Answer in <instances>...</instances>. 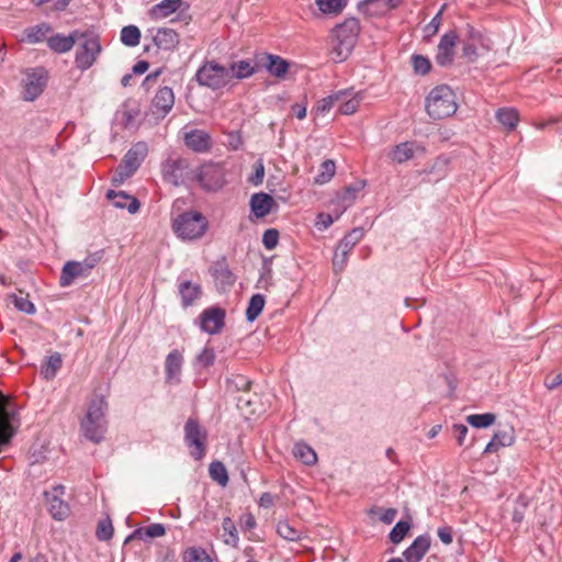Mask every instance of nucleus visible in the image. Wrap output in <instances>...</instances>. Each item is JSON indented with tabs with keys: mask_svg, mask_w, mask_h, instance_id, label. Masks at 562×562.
Segmentation results:
<instances>
[{
	"mask_svg": "<svg viewBox=\"0 0 562 562\" xmlns=\"http://www.w3.org/2000/svg\"><path fill=\"white\" fill-rule=\"evenodd\" d=\"M360 33V23L356 18L346 19L333 31L330 55L334 61L341 63L351 54Z\"/></svg>",
	"mask_w": 562,
	"mask_h": 562,
	"instance_id": "obj_1",
	"label": "nucleus"
},
{
	"mask_svg": "<svg viewBox=\"0 0 562 562\" xmlns=\"http://www.w3.org/2000/svg\"><path fill=\"white\" fill-rule=\"evenodd\" d=\"M106 408L108 403L102 396H97L90 402L87 414L80 424L81 431L88 440L98 443L103 439L108 424Z\"/></svg>",
	"mask_w": 562,
	"mask_h": 562,
	"instance_id": "obj_2",
	"label": "nucleus"
},
{
	"mask_svg": "<svg viewBox=\"0 0 562 562\" xmlns=\"http://www.w3.org/2000/svg\"><path fill=\"white\" fill-rule=\"evenodd\" d=\"M172 231L182 240H196L204 236L209 228L207 218L198 211H187L172 221Z\"/></svg>",
	"mask_w": 562,
	"mask_h": 562,
	"instance_id": "obj_3",
	"label": "nucleus"
},
{
	"mask_svg": "<svg viewBox=\"0 0 562 562\" xmlns=\"http://www.w3.org/2000/svg\"><path fill=\"white\" fill-rule=\"evenodd\" d=\"M426 111L434 120H441L457 111L456 95L446 85L435 87L426 99Z\"/></svg>",
	"mask_w": 562,
	"mask_h": 562,
	"instance_id": "obj_4",
	"label": "nucleus"
},
{
	"mask_svg": "<svg viewBox=\"0 0 562 562\" xmlns=\"http://www.w3.org/2000/svg\"><path fill=\"white\" fill-rule=\"evenodd\" d=\"M20 425L18 405L0 392V453L10 443Z\"/></svg>",
	"mask_w": 562,
	"mask_h": 562,
	"instance_id": "obj_5",
	"label": "nucleus"
},
{
	"mask_svg": "<svg viewBox=\"0 0 562 562\" xmlns=\"http://www.w3.org/2000/svg\"><path fill=\"white\" fill-rule=\"evenodd\" d=\"M147 151L146 143L139 142L133 145L123 157L121 164L116 167L112 178V184L116 187L121 186L126 179L132 177L145 159Z\"/></svg>",
	"mask_w": 562,
	"mask_h": 562,
	"instance_id": "obj_6",
	"label": "nucleus"
},
{
	"mask_svg": "<svg viewBox=\"0 0 562 562\" xmlns=\"http://www.w3.org/2000/svg\"><path fill=\"white\" fill-rule=\"evenodd\" d=\"M195 79L200 86L212 90L224 88L232 80L231 70L218 63L205 61L196 71Z\"/></svg>",
	"mask_w": 562,
	"mask_h": 562,
	"instance_id": "obj_7",
	"label": "nucleus"
},
{
	"mask_svg": "<svg viewBox=\"0 0 562 562\" xmlns=\"http://www.w3.org/2000/svg\"><path fill=\"white\" fill-rule=\"evenodd\" d=\"M78 41L75 64L78 69L83 71L92 67L102 48L99 36L91 33L79 32Z\"/></svg>",
	"mask_w": 562,
	"mask_h": 562,
	"instance_id": "obj_8",
	"label": "nucleus"
},
{
	"mask_svg": "<svg viewBox=\"0 0 562 562\" xmlns=\"http://www.w3.org/2000/svg\"><path fill=\"white\" fill-rule=\"evenodd\" d=\"M100 260L101 252H95L82 261H67L61 269L59 284L64 288L69 286L76 278L88 277Z\"/></svg>",
	"mask_w": 562,
	"mask_h": 562,
	"instance_id": "obj_9",
	"label": "nucleus"
},
{
	"mask_svg": "<svg viewBox=\"0 0 562 562\" xmlns=\"http://www.w3.org/2000/svg\"><path fill=\"white\" fill-rule=\"evenodd\" d=\"M207 432L196 419L189 418L184 425V441L194 460H201L206 451Z\"/></svg>",
	"mask_w": 562,
	"mask_h": 562,
	"instance_id": "obj_10",
	"label": "nucleus"
},
{
	"mask_svg": "<svg viewBox=\"0 0 562 562\" xmlns=\"http://www.w3.org/2000/svg\"><path fill=\"white\" fill-rule=\"evenodd\" d=\"M490 47L491 41L482 32L467 24L465 36L462 40V56L473 63L481 52L488 50Z\"/></svg>",
	"mask_w": 562,
	"mask_h": 562,
	"instance_id": "obj_11",
	"label": "nucleus"
},
{
	"mask_svg": "<svg viewBox=\"0 0 562 562\" xmlns=\"http://www.w3.org/2000/svg\"><path fill=\"white\" fill-rule=\"evenodd\" d=\"M195 179L205 191H218L226 183L225 169L221 164L207 162L199 168Z\"/></svg>",
	"mask_w": 562,
	"mask_h": 562,
	"instance_id": "obj_12",
	"label": "nucleus"
},
{
	"mask_svg": "<svg viewBox=\"0 0 562 562\" xmlns=\"http://www.w3.org/2000/svg\"><path fill=\"white\" fill-rule=\"evenodd\" d=\"M47 85V71L42 68H34L26 72L23 80V99L34 101L44 91Z\"/></svg>",
	"mask_w": 562,
	"mask_h": 562,
	"instance_id": "obj_13",
	"label": "nucleus"
},
{
	"mask_svg": "<svg viewBox=\"0 0 562 562\" xmlns=\"http://www.w3.org/2000/svg\"><path fill=\"white\" fill-rule=\"evenodd\" d=\"M162 178L172 186H180L189 176V165L186 159L170 158L161 166Z\"/></svg>",
	"mask_w": 562,
	"mask_h": 562,
	"instance_id": "obj_14",
	"label": "nucleus"
},
{
	"mask_svg": "<svg viewBox=\"0 0 562 562\" xmlns=\"http://www.w3.org/2000/svg\"><path fill=\"white\" fill-rule=\"evenodd\" d=\"M458 42V34L456 31L445 33L438 45L435 55V61L441 67L451 66L454 60V48Z\"/></svg>",
	"mask_w": 562,
	"mask_h": 562,
	"instance_id": "obj_15",
	"label": "nucleus"
},
{
	"mask_svg": "<svg viewBox=\"0 0 562 562\" xmlns=\"http://www.w3.org/2000/svg\"><path fill=\"white\" fill-rule=\"evenodd\" d=\"M225 310L218 306L205 308L200 315V327L210 335H216L225 325Z\"/></svg>",
	"mask_w": 562,
	"mask_h": 562,
	"instance_id": "obj_16",
	"label": "nucleus"
},
{
	"mask_svg": "<svg viewBox=\"0 0 562 562\" xmlns=\"http://www.w3.org/2000/svg\"><path fill=\"white\" fill-rule=\"evenodd\" d=\"M402 0H363L359 2L358 9L369 16H382L396 9Z\"/></svg>",
	"mask_w": 562,
	"mask_h": 562,
	"instance_id": "obj_17",
	"label": "nucleus"
},
{
	"mask_svg": "<svg viewBox=\"0 0 562 562\" xmlns=\"http://www.w3.org/2000/svg\"><path fill=\"white\" fill-rule=\"evenodd\" d=\"M64 494V486H56L48 493H45L48 510L56 520H64L69 514V506L60 496Z\"/></svg>",
	"mask_w": 562,
	"mask_h": 562,
	"instance_id": "obj_18",
	"label": "nucleus"
},
{
	"mask_svg": "<svg viewBox=\"0 0 562 562\" xmlns=\"http://www.w3.org/2000/svg\"><path fill=\"white\" fill-rule=\"evenodd\" d=\"M175 104V93L170 87L160 88L151 102L153 112L161 117H165Z\"/></svg>",
	"mask_w": 562,
	"mask_h": 562,
	"instance_id": "obj_19",
	"label": "nucleus"
},
{
	"mask_svg": "<svg viewBox=\"0 0 562 562\" xmlns=\"http://www.w3.org/2000/svg\"><path fill=\"white\" fill-rule=\"evenodd\" d=\"M515 441L514 427L505 425L499 428L493 436L492 440L487 443L484 449V453H493L498 451L501 448L509 447Z\"/></svg>",
	"mask_w": 562,
	"mask_h": 562,
	"instance_id": "obj_20",
	"label": "nucleus"
},
{
	"mask_svg": "<svg viewBox=\"0 0 562 562\" xmlns=\"http://www.w3.org/2000/svg\"><path fill=\"white\" fill-rule=\"evenodd\" d=\"M184 144L196 153H205L212 146L211 136L202 130H192L184 134Z\"/></svg>",
	"mask_w": 562,
	"mask_h": 562,
	"instance_id": "obj_21",
	"label": "nucleus"
},
{
	"mask_svg": "<svg viewBox=\"0 0 562 562\" xmlns=\"http://www.w3.org/2000/svg\"><path fill=\"white\" fill-rule=\"evenodd\" d=\"M429 547L430 537L428 535H420L403 552V557L406 562H419L429 550Z\"/></svg>",
	"mask_w": 562,
	"mask_h": 562,
	"instance_id": "obj_22",
	"label": "nucleus"
},
{
	"mask_svg": "<svg viewBox=\"0 0 562 562\" xmlns=\"http://www.w3.org/2000/svg\"><path fill=\"white\" fill-rule=\"evenodd\" d=\"M155 45L162 50H173L180 42L179 34L169 27H161L153 35Z\"/></svg>",
	"mask_w": 562,
	"mask_h": 562,
	"instance_id": "obj_23",
	"label": "nucleus"
},
{
	"mask_svg": "<svg viewBox=\"0 0 562 562\" xmlns=\"http://www.w3.org/2000/svg\"><path fill=\"white\" fill-rule=\"evenodd\" d=\"M260 63L270 75L277 78L284 77L290 66L285 59L272 54H263L262 57L260 58Z\"/></svg>",
	"mask_w": 562,
	"mask_h": 562,
	"instance_id": "obj_24",
	"label": "nucleus"
},
{
	"mask_svg": "<svg viewBox=\"0 0 562 562\" xmlns=\"http://www.w3.org/2000/svg\"><path fill=\"white\" fill-rule=\"evenodd\" d=\"M106 198L113 202L117 209H127L131 214H135L139 210V202L136 198L126 194L124 191L109 190Z\"/></svg>",
	"mask_w": 562,
	"mask_h": 562,
	"instance_id": "obj_25",
	"label": "nucleus"
},
{
	"mask_svg": "<svg viewBox=\"0 0 562 562\" xmlns=\"http://www.w3.org/2000/svg\"><path fill=\"white\" fill-rule=\"evenodd\" d=\"M79 32L75 31L69 35L56 34L47 40L48 47L58 54H64L72 49L78 41Z\"/></svg>",
	"mask_w": 562,
	"mask_h": 562,
	"instance_id": "obj_26",
	"label": "nucleus"
},
{
	"mask_svg": "<svg viewBox=\"0 0 562 562\" xmlns=\"http://www.w3.org/2000/svg\"><path fill=\"white\" fill-rule=\"evenodd\" d=\"M337 93H344L339 101H337L338 111L344 115H351L357 112L362 95L360 92H351L347 90L338 91Z\"/></svg>",
	"mask_w": 562,
	"mask_h": 562,
	"instance_id": "obj_27",
	"label": "nucleus"
},
{
	"mask_svg": "<svg viewBox=\"0 0 562 562\" xmlns=\"http://www.w3.org/2000/svg\"><path fill=\"white\" fill-rule=\"evenodd\" d=\"M273 204V198L263 192L255 193L250 199L251 211L257 217L267 216L271 212Z\"/></svg>",
	"mask_w": 562,
	"mask_h": 562,
	"instance_id": "obj_28",
	"label": "nucleus"
},
{
	"mask_svg": "<svg viewBox=\"0 0 562 562\" xmlns=\"http://www.w3.org/2000/svg\"><path fill=\"white\" fill-rule=\"evenodd\" d=\"M182 355L178 350H172L166 358L165 370L169 382H179V375L182 368Z\"/></svg>",
	"mask_w": 562,
	"mask_h": 562,
	"instance_id": "obj_29",
	"label": "nucleus"
},
{
	"mask_svg": "<svg viewBox=\"0 0 562 562\" xmlns=\"http://www.w3.org/2000/svg\"><path fill=\"white\" fill-rule=\"evenodd\" d=\"M181 5V0H161L148 11L150 19L160 20L175 13Z\"/></svg>",
	"mask_w": 562,
	"mask_h": 562,
	"instance_id": "obj_30",
	"label": "nucleus"
},
{
	"mask_svg": "<svg viewBox=\"0 0 562 562\" xmlns=\"http://www.w3.org/2000/svg\"><path fill=\"white\" fill-rule=\"evenodd\" d=\"M166 533V528L162 524H150L144 528L135 529L125 540V542L131 541L132 539L146 540L148 538H159Z\"/></svg>",
	"mask_w": 562,
	"mask_h": 562,
	"instance_id": "obj_31",
	"label": "nucleus"
},
{
	"mask_svg": "<svg viewBox=\"0 0 562 562\" xmlns=\"http://www.w3.org/2000/svg\"><path fill=\"white\" fill-rule=\"evenodd\" d=\"M179 294L181 296L182 305L188 307L192 305L202 294V289L199 284L191 281H183L179 284Z\"/></svg>",
	"mask_w": 562,
	"mask_h": 562,
	"instance_id": "obj_32",
	"label": "nucleus"
},
{
	"mask_svg": "<svg viewBox=\"0 0 562 562\" xmlns=\"http://www.w3.org/2000/svg\"><path fill=\"white\" fill-rule=\"evenodd\" d=\"M418 148L419 146L414 142H404L394 146L390 156L393 161L397 164H403L412 159L414 157L416 149Z\"/></svg>",
	"mask_w": 562,
	"mask_h": 562,
	"instance_id": "obj_33",
	"label": "nucleus"
},
{
	"mask_svg": "<svg viewBox=\"0 0 562 562\" xmlns=\"http://www.w3.org/2000/svg\"><path fill=\"white\" fill-rule=\"evenodd\" d=\"M496 119L505 128L512 131L516 127L519 121V115L517 110L514 108H502L496 112Z\"/></svg>",
	"mask_w": 562,
	"mask_h": 562,
	"instance_id": "obj_34",
	"label": "nucleus"
},
{
	"mask_svg": "<svg viewBox=\"0 0 562 562\" xmlns=\"http://www.w3.org/2000/svg\"><path fill=\"white\" fill-rule=\"evenodd\" d=\"M293 453L296 459L306 465H313L317 461V456L314 449L304 442L295 443Z\"/></svg>",
	"mask_w": 562,
	"mask_h": 562,
	"instance_id": "obj_35",
	"label": "nucleus"
},
{
	"mask_svg": "<svg viewBox=\"0 0 562 562\" xmlns=\"http://www.w3.org/2000/svg\"><path fill=\"white\" fill-rule=\"evenodd\" d=\"M362 235L363 233L361 229H352L339 241L336 251L342 252L344 256H348L351 249L360 241Z\"/></svg>",
	"mask_w": 562,
	"mask_h": 562,
	"instance_id": "obj_36",
	"label": "nucleus"
},
{
	"mask_svg": "<svg viewBox=\"0 0 562 562\" xmlns=\"http://www.w3.org/2000/svg\"><path fill=\"white\" fill-rule=\"evenodd\" d=\"M140 31L135 25H127L121 30V42L127 47H135L140 42Z\"/></svg>",
	"mask_w": 562,
	"mask_h": 562,
	"instance_id": "obj_37",
	"label": "nucleus"
},
{
	"mask_svg": "<svg viewBox=\"0 0 562 562\" xmlns=\"http://www.w3.org/2000/svg\"><path fill=\"white\" fill-rule=\"evenodd\" d=\"M228 69L231 70L232 79H245L255 72V67L248 60L233 63Z\"/></svg>",
	"mask_w": 562,
	"mask_h": 562,
	"instance_id": "obj_38",
	"label": "nucleus"
},
{
	"mask_svg": "<svg viewBox=\"0 0 562 562\" xmlns=\"http://www.w3.org/2000/svg\"><path fill=\"white\" fill-rule=\"evenodd\" d=\"M265 303H266V301H265V296L262 294H259V293L254 294L250 297L248 307L246 310L247 321L254 322L259 316V314L262 312V310L265 307Z\"/></svg>",
	"mask_w": 562,
	"mask_h": 562,
	"instance_id": "obj_39",
	"label": "nucleus"
},
{
	"mask_svg": "<svg viewBox=\"0 0 562 562\" xmlns=\"http://www.w3.org/2000/svg\"><path fill=\"white\" fill-rule=\"evenodd\" d=\"M209 473L213 481L222 486L228 483V474L225 465L221 461H213L209 467Z\"/></svg>",
	"mask_w": 562,
	"mask_h": 562,
	"instance_id": "obj_40",
	"label": "nucleus"
},
{
	"mask_svg": "<svg viewBox=\"0 0 562 562\" xmlns=\"http://www.w3.org/2000/svg\"><path fill=\"white\" fill-rule=\"evenodd\" d=\"M277 531L280 537L289 541H297L302 537V531L293 527L289 521H279Z\"/></svg>",
	"mask_w": 562,
	"mask_h": 562,
	"instance_id": "obj_41",
	"label": "nucleus"
},
{
	"mask_svg": "<svg viewBox=\"0 0 562 562\" xmlns=\"http://www.w3.org/2000/svg\"><path fill=\"white\" fill-rule=\"evenodd\" d=\"M336 171V165L334 160H325L319 168L317 176L314 181L317 184H325L331 180Z\"/></svg>",
	"mask_w": 562,
	"mask_h": 562,
	"instance_id": "obj_42",
	"label": "nucleus"
},
{
	"mask_svg": "<svg viewBox=\"0 0 562 562\" xmlns=\"http://www.w3.org/2000/svg\"><path fill=\"white\" fill-rule=\"evenodd\" d=\"M318 9L323 13L337 14L342 11L347 0H315Z\"/></svg>",
	"mask_w": 562,
	"mask_h": 562,
	"instance_id": "obj_43",
	"label": "nucleus"
},
{
	"mask_svg": "<svg viewBox=\"0 0 562 562\" xmlns=\"http://www.w3.org/2000/svg\"><path fill=\"white\" fill-rule=\"evenodd\" d=\"M496 416L492 413L472 414L467 417V422L476 428H486L494 424Z\"/></svg>",
	"mask_w": 562,
	"mask_h": 562,
	"instance_id": "obj_44",
	"label": "nucleus"
},
{
	"mask_svg": "<svg viewBox=\"0 0 562 562\" xmlns=\"http://www.w3.org/2000/svg\"><path fill=\"white\" fill-rule=\"evenodd\" d=\"M50 26L46 23L35 25L26 31L29 42L38 43L42 42L46 35L50 32Z\"/></svg>",
	"mask_w": 562,
	"mask_h": 562,
	"instance_id": "obj_45",
	"label": "nucleus"
},
{
	"mask_svg": "<svg viewBox=\"0 0 562 562\" xmlns=\"http://www.w3.org/2000/svg\"><path fill=\"white\" fill-rule=\"evenodd\" d=\"M184 562H212L206 551L202 548H189L183 554Z\"/></svg>",
	"mask_w": 562,
	"mask_h": 562,
	"instance_id": "obj_46",
	"label": "nucleus"
},
{
	"mask_svg": "<svg viewBox=\"0 0 562 562\" xmlns=\"http://www.w3.org/2000/svg\"><path fill=\"white\" fill-rule=\"evenodd\" d=\"M362 188H363V184H361V183H356V184L346 187L345 191L340 195V200H341L344 210H346L353 203V201L357 198V194L361 191Z\"/></svg>",
	"mask_w": 562,
	"mask_h": 562,
	"instance_id": "obj_47",
	"label": "nucleus"
},
{
	"mask_svg": "<svg viewBox=\"0 0 562 562\" xmlns=\"http://www.w3.org/2000/svg\"><path fill=\"white\" fill-rule=\"evenodd\" d=\"M409 528H411V524L408 521H404V520L398 521L390 532L391 542H393L395 544L400 543L407 535Z\"/></svg>",
	"mask_w": 562,
	"mask_h": 562,
	"instance_id": "obj_48",
	"label": "nucleus"
},
{
	"mask_svg": "<svg viewBox=\"0 0 562 562\" xmlns=\"http://www.w3.org/2000/svg\"><path fill=\"white\" fill-rule=\"evenodd\" d=\"M529 501L526 496L519 495L515 502L512 519L516 524H520L525 517L526 508L528 507Z\"/></svg>",
	"mask_w": 562,
	"mask_h": 562,
	"instance_id": "obj_49",
	"label": "nucleus"
},
{
	"mask_svg": "<svg viewBox=\"0 0 562 562\" xmlns=\"http://www.w3.org/2000/svg\"><path fill=\"white\" fill-rule=\"evenodd\" d=\"M412 65L414 71L418 75H426L430 71L431 68L430 60L422 55H413Z\"/></svg>",
	"mask_w": 562,
	"mask_h": 562,
	"instance_id": "obj_50",
	"label": "nucleus"
},
{
	"mask_svg": "<svg viewBox=\"0 0 562 562\" xmlns=\"http://www.w3.org/2000/svg\"><path fill=\"white\" fill-rule=\"evenodd\" d=\"M97 538L101 541L110 540L113 536V526L110 519L100 520L97 527Z\"/></svg>",
	"mask_w": 562,
	"mask_h": 562,
	"instance_id": "obj_51",
	"label": "nucleus"
},
{
	"mask_svg": "<svg viewBox=\"0 0 562 562\" xmlns=\"http://www.w3.org/2000/svg\"><path fill=\"white\" fill-rule=\"evenodd\" d=\"M214 277L216 280L221 281L223 284L232 285L235 282L233 273L229 271L227 266L220 265L214 272Z\"/></svg>",
	"mask_w": 562,
	"mask_h": 562,
	"instance_id": "obj_52",
	"label": "nucleus"
},
{
	"mask_svg": "<svg viewBox=\"0 0 562 562\" xmlns=\"http://www.w3.org/2000/svg\"><path fill=\"white\" fill-rule=\"evenodd\" d=\"M12 302H13L14 306L23 313H26V314L35 313V306L27 297L14 295L12 297Z\"/></svg>",
	"mask_w": 562,
	"mask_h": 562,
	"instance_id": "obj_53",
	"label": "nucleus"
},
{
	"mask_svg": "<svg viewBox=\"0 0 562 562\" xmlns=\"http://www.w3.org/2000/svg\"><path fill=\"white\" fill-rule=\"evenodd\" d=\"M344 93H334L331 95H328L327 98H324L322 101H319L317 105L318 112H328L334 106H337V101H339V98H341Z\"/></svg>",
	"mask_w": 562,
	"mask_h": 562,
	"instance_id": "obj_54",
	"label": "nucleus"
},
{
	"mask_svg": "<svg viewBox=\"0 0 562 562\" xmlns=\"http://www.w3.org/2000/svg\"><path fill=\"white\" fill-rule=\"evenodd\" d=\"M222 527H223V530L226 531L231 537V539H226L225 542L226 543L233 542V544L236 546V543L238 542V536H237V530H236V527H235L233 520L229 517H225L223 519Z\"/></svg>",
	"mask_w": 562,
	"mask_h": 562,
	"instance_id": "obj_55",
	"label": "nucleus"
},
{
	"mask_svg": "<svg viewBox=\"0 0 562 562\" xmlns=\"http://www.w3.org/2000/svg\"><path fill=\"white\" fill-rule=\"evenodd\" d=\"M279 240V232L274 228L267 229L262 236V244L268 249L271 250L278 245Z\"/></svg>",
	"mask_w": 562,
	"mask_h": 562,
	"instance_id": "obj_56",
	"label": "nucleus"
},
{
	"mask_svg": "<svg viewBox=\"0 0 562 562\" xmlns=\"http://www.w3.org/2000/svg\"><path fill=\"white\" fill-rule=\"evenodd\" d=\"M215 360V353L212 348H204L196 357L198 364L202 367H209L214 363Z\"/></svg>",
	"mask_w": 562,
	"mask_h": 562,
	"instance_id": "obj_57",
	"label": "nucleus"
},
{
	"mask_svg": "<svg viewBox=\"0 0 562 562\" xmlns=\"http://www.w3.org/2000/svg\"><path fill=\"white\" fill-rule=\"evenodd\" d=\"M562 384V372L550 373L544 379V385L548 390H554Z\"/></svg>",
	"mask_w": 562,
	"mask_h": 562,
	"instance_id": "obj_58",
	"label": "nucleus"
},
{
	"mask_svg": "<svg viewBox=\"0 0 562 562\" xmlns=\"http://www.w3.org/2000/svg\"><path fill=\"white\" fill-rule=\"evenodd\" d=\"M263 177H265V166L261 161H258L255 166V172L254 175L249 178V181L254 184V186H259L262 183V180H263Z\"/></svg>",
	"mask_w": 562,
	"mask_h": 562,
	"instance_id": "obj_59",
	"label": "nucleus"
},
{
	"mask_svg": "<svg viewBox=\"0 0 562 562\" xmlns=\"http://www.w3.org/2000/svg\"><path fill=\"white\" fill-rule=\"evenodd\" d=\"M453 434L456 436L457 442L459 446H463L464 439L468 434V427L463 424H454L452 426Z\"/></svg>",
	"mask_w": 562,
	"mask_h": 562,
	"instance_id": "obj_60",
	"label": "nucleus"
},
{
	"mask_svg": "<svg viewBox=\"0 0 562 562\" xmlns=\"http://www.w3.org/2000/svg\"><path fill=\"white\" fill-rule=\"evenodd\" d=\"M347 257L344 256L342 252L335 251L334 258H333V267L335 272H339L345 268V265L347 262Z\"/></svg>",
	"mask_w": 562,
	"mask_h": 562,
	"instance_id": "obj_61",
	"label": "nucleus"
},
{
	"mask_svg": "<svg viewBox=\"0 0 562 562\" xmlns=\"http://www.w3.org/2000/svg\"><path fill=\"white\" fill-rule=\"evenodd\" d=\"M440 14H441V12H438L431 19V21L426 25L425 32L427 33V35H434L438 32L439 26H440Z\"/></svg>",
	"mask_w": 562,
	"mask_h": 562,
	"instance_id": "obj_62",
	"label": "nucleus"
},
{
	"mask_svg": "<svg viewBox=\"0 0 562 562\" xmlns=\"http://www.w3.org/2000/svg\"><path fill=\"white\" fill-rule=\"evenodd\" d=\"M334 217L330 214L321 213L317 216L316 226L319 229H326L334 223Z\"/></svg>",
	"mask_w": 562,
	"mask_h": 562,
	"instance_id": "obj_63",
	"label": "nucleus"
},
{
	"mask_svg": "<svg viewBox=\"0 0 562 562\" xmlns=\"http://www.w3.org/2000/svg\"><path fill=\"white\" fill-rule=\"evenodd\" d=\"M437 535L439 537V539L445 543V544H450L452 542V531H451V528L450 527H441V528H438L437 530Z\"/></svg>",
	"mask_w": 562,
	"mask_h": 562,
	"instance_id": "obj_64",
	"label": "nucleus"
}]
</instances>
